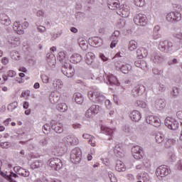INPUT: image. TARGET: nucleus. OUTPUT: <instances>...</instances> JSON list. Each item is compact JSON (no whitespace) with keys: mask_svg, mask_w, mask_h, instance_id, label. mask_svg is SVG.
Returning <instances> with one entry per match:
<instances>
[{"mask_svg":"<svg viewBox=\"0 0 182 182\" xmlns=\"http://www.w3.org/2000/svg\"><path fill=\"white\" fill-rule=\"evenodd\" d=\"M66 144H70V146H77V144H79V139H77V137L73 134L68 135L63 139H58L51 145L50 150L53 154L61 151L63 146H66Z\"/></svg>","mask_w":182,"mask_h":182,"instance_id":"nucleus-1","label":"nucleus"},{"mask_svg":"<svg viewBox=\"0 0 182 182\" xmlns=\"http://www.w3.org/2000/svg\"><path fill=\"white\" fill-rule=\"evenodd\" d=\"M88 99L94 103H103L106 100V97L102 94V92L91 90L87 92Z\"/></svg>","mask_w":182,"mask_h":182,"instance_id":"nucleus-2","label":"nucleus"},{"mask_svg":"<svg viewBox=\"0 0 182 182\" xmlns=\"http://www.w3.org/2000/svg\"><path fill=\"white\" fill-rule=\"evenodd\" d=\"M80 159H82V149L79 147H75L71 151L70 161L74 164H77V163H80Z\"/></svg>","mask_w":182,"mask_h":182,"instance_id":"nucleus-3","label":"nucleus"},{"mask_svg":"<svg viewBox=\"0 0 182 182\" xmlns=\"http://www.w3.org/2000/svg\"><path fill=\"white\" fill-rule=\"evenodd\" d=\"M62 73L67 77H73L75 76V68L69 63H65L61 68Z\"/></svg>","mask_w":182,"mask_h":182,"instance_id":"nucleus-4","label":"nucleus"},{"mask_svg":"<svg viewBox=\"0 0 182 182\" xmlns=\"http://www.w3.org/2000/svg\"><path fill=\"white\" fill-rule=\"evenodd\" d=\"M115 68L125 75L132 70V65L122 60H118L115 63Z\"/></svg>","mask_w":182,"mask_h":182,"instance_id":"nucleus-5","label":"nucleus"},{"mask_svg":"<svg viewBox=\"0 0 182 182\" xmlns=\"http://www.w3.org/2000/svg\"><path fill=\"white\" fill-rule=\"evenodd\" d=\"M165 126L171 130H177V128L180 126L178 121L171 117H167L165 119Z\"/></svg>","mask_w":182,"mask_h":182,"instance_id":"nucleus-6","label":"nucleus"},{"mask_svg":"<svg viewBox=\"0 0 182 182\" xmlns=\"http://www.w3.org/2000/svg\"><path fill=\"white\" fill-rule=\"evenodd\" d=\"M134 22L138 26H146L147 25V16L139 14L134 16Z\"/></svg>","mask_w":182,"mask_h":182,"instance_id":"nucleus-7","label":"nucleus"},{"mask_svg":"<svg viewBox=\"0 0 182 182\" xmlns=\"http://www.w3.org/2000/svg\"><path fill=\"white\" fill-rule=\"evenodd\" d=\"M48 165L51 168H53L54 170H60L62 168V166L63 164H62V161L58 158H51L48 160Z\"/></svg>","mask_w":182,"mask_h":182,"instance_id":"nucleus-8","label":"nucleus"},{"mask_svg":"<svg viewBox=\"0 0 182 182\" xmlns=\"http://www.w3.org/2000/svg\"><path fill=\"white\" fill-rule=\"evenodd\" d=\"M166 20L168 22H179L181 21V14L178 11H172L166 15Z\"/></svg>","mask_w":182,"mask_h":182,"instance_id":"nucleus-9","label":"nucleus"},{"mask_svg":"<svg viewBox=\"0 0 182 182\" xmlns=\"http://www.w3.org/2000/svg\"><path fill=\"white\" fill-rule=\"evenodd\" d=\"M170 168L167 166H160L156 168V175L157 177H166L170 174Z\"/></svg>","mask_w":182,"mask_h":182,"instance_id":"nucleus-10","label":"nucleus"},{"mask_svg":"<svg viewBox=\"0 0 182 182\" xmlns=\"http://www.w3.org/2000/svg\"><path fill=\"white\" fill-rule=\"evenodd\" d=\"M166 45H168V47L166 49H165V50H166V53H174V52H177V50H179L180 49V44L177 43H173L168 41Z\"/></svg>","mask_w":182,"mask_h":182,"instance_id":"nucleus-11","label":"nucleus"},{"mask_svg":"<svg viewBox=\"0 0 182 182\" xmlns=\"http://www.w3.org/2000/svg\"><path fill=\"white\" fill-rule=\"evenodd\" d=\"M143 149L140 146H134L132 148V154L134 157V159H136V160H140L141 159H143V154H142Z\"/></svg>","mask_w":182,"mask_h":182,"instance_id":"nucleus-12","label":"nucleus"},{"mask_svg":"<svg viewBox=\"0 0 182 182\" xmlns=\"http://www.w3.org/2000/svg\"><path fill=\"white\" fill-rule=\"evenodd\" d=\"M122 132L128 137H130V139H136V130L134 128L125 125L122 127Z\"/></svg>","mask_w":182,"mask_h":182,"instance_id":"nucleus-13","label":"nucleus"},{"mask_svg":"<svg viewBox=\"0 0 182 182\" xmlns=\"http://www.w3.org/2000/svg\"><path fill=\"white\" fill-rule=\"evenodd\" d=\"M146 92V87L143 85H138L135 86L132 90V96L137 97V96H141Z\"/></svg>","mask_w":182,"mask_h":182,"instance_id":"nucleus-14","label":"nucleus"},{"mask_svg":"<svg viewBox=\"0 0 182 182\" xmlns=\"http://www.w3.org/2000/svg\"><path fill=\"white\" fill-rule=\"evenodd\" d=\"M120 37V31H115L112 33L109 39L111 41L110 48L112 49L114 48L117 46V43H119V38Z\"/></svg>","mask_w":182,"mask_h":182,"instance_id":"nucleus-15","label":"nucleus"},{"mask_svg":"<svg viewBox=\"0 0 182 182\" xmlns=\"http://www.w3.org/2000/svg\"><path fill=\"white\" fill-rule=\"evenodd\" d=\"M148 124H151L154 127H159L160 126V118L154 115L148 116L146 119Z\"/></svg>","mask_w":182,"mask_h":182,"instance_id":"nucleus-16","label":"nucleus"},{"mask_svg":"<svg viewBox=\"0 0 182 182\" xmlns=\"http://www.w3.org/2000/svg\"><path fill=\"white\" fill-rule=\"evenodd\" d=\"M51 129L55 130V133H63V124L52 120L50 122Z\"/></svg>","mask_w":182,"mask_h":182,"instance_id":"nucleus-17","label":"nucleus"},{"mask_svg":"<svg viewBox=\"0 0 182 182\" xmlns=\"http://www.w3.org/2000/svg\"><path fill=\"white\" fill-rule=\"evenodd\" d=\"M14 170L16 174L21 176V177H29V176H31V172H29V171L24 169L21 166H16L14 168Z\"/></svg>","mask_w":182,"mask_h":182,"instance_id":"nucleus-18","label":"nucleus"},{"mask_svg":"<svg viewBox=\"0 0 182 182\" xmlns=\"http://www.w3.org/2000/svg\"><path fill=\"white\" fill-rule=\"evenodd\" d=\"M117 14L122 18H128L129 15H130V7L129 6H123L122 8L118 10Z\"/></svg>","mask_w":182,"mask_h":182,"instance_id":"nucleus-19","label":"nucleus"},{"mask_svg":"<svg viewBox=\"0 0 182 182\" xmlns=\"http://www.w3.org/2000/svg\"><path fill=\"white\" fill-rule=\"evenodd\" d=\"M153 105L157 110H164L166 107V101L162 99H157L154 101Z\"/></svg>","mask_w":182,"mask_h":182,"instance_id":"nucleus-20","label":"nucleus"},{"mask_svg":"<svg viewBox=\"0 0 182 182\" xmlns=\"http://www.w3.org/2000/svg\"><path fill=\"white\" fill-rule=\"evenodd\" d=\"M151 59L154 63H161L165 60L164 56L160 53H154Z\"/></svg>","mask_w":182,"mask_h":182,"instance_id":"nucleus-21","label":"nucleus"},{"mask_svg":"<svg viewBox=\"0 0 182 182\" xmlns=\"http://www.w3.org/2000/svg\"><path fill=\"white\" fill-rule=\"evenodd\" d=\"M114 129L109 128L105 125L101 126V132H102L104 134L109 136L108 140H112V137H113V133H114Z\"/></svg>","mask_w":182,"mask_h":182,"instance_id":"nucleus-22","label":"nucleus"},{"mask_svg":"<svg viewBox=\"0 0 182 182\" xmlns=\"http://www.w3.org/2000/svg\"><path fill=\"white\" fill-rule=\"evenodd\" d=\"M149 51L146 48H140L136 50V58L137 59H143V58H147Z\"/></svg>","mask_w":182,"mask_h":182,"instance_id":"nucleus-23","label":"nucleus"},{"mask_svg":"<svg viewBox=\"0 0 182 182\" xmlns=\"http://www.w3.org/2000/svg\"><path fill=\"white\" fill-rule=\"evenodd\" d=\"M47 62L50 68H53L56 65V57L53 53H48L46 55Z\"/></svg>","mask_w":182,"mask_h":182,"instance_id":"nucleus-24","label":"nucleus"},{"mask_svg":"<svg viewBox=\"0 0 182 182\" xmlns=\"http://www.w3.org/2000/svg\"><path fill=\"white\" fill-rule=\"evenodd\" d=\"M96 56L93 53H87L85 56V62L87 65H93Z\"/></svg>","mask_w":182,"mask_h":182,"instance_id":"nucleus-25","label":"nucleus"},{"mask_svg":"<svg viewBox=\"0 0 182 182\" xmlns=\"http://www.w3.org/2000/svg\"><path fill=\"white\" fill-rule=\"evenodd\" d=\"M83 58L79 53H74L70 57V62L71 63H80L82 62Z\"/></svg>","mask_w":182,"mask_h":182,"instance_id":"nucleus-26","label":"nucleus"},{"mask_svg":"<svg viewBox=\"0 0 182 182\" xmlns=\"http://www.w3.org/2000/svg\"><path fill=\"white\" fill-rule=\"evenodd\" d=\"M13 29L14 32H16V33H18V35H23L24 33L23 27H22V25H21L20 22L16 21L14 23Z\"/></svg>","mask_w":182,"mask_h":182,"instance_id":"nucleus-27","label":"nucleus"},{"mask_svg":"<svg viewBox=\"0 0 182 182\" xmlns=\"http://www.w3.org/2000/svg\"><path fill=\"white\" fill-rule=\"evenodd\" d=\"M107 81L106 83L107 85H117L118 81H117V78L116 77V76L113 75V74H109L108 75H107Z\"/></svg>","mask_w":182,"mask_h":182,"instance_id":"nucleus-28","label":"nucleus"},{"mask_svg":"<svg viewBox=\"0 0 182 182\" xmlns=\"http://www.w3.org/2000/svg\"><path fill=\"white\" fill-rule=\"evenodd\" d=\"M130 117L132 122H139L141 119V114L138 110H134L130 113Z\"/></svg>","mask_w":182,"mask_h":182,"instance_id":"nucleus-29","label":"nucleus"},{"mask_svg":"<svg viewBox=\"0 0 182 182\" xmlns=\"http://www.w3.org/2000/svg\"><path fill=\"white\" fill-rule=\"evenodd\" d=\"M9 43L13 48H16L21 45V38L19 37H11L9 39Z\"/></svg>","mask_w":182,"mask_h":182,"instance_id":"nucleus-30","label":"nucleus"},{"mask_svg":"<svg viewBox=\"0 0 182 182\" xmlns=\"http://www.w3.org/2000/svg\"><path fill=\"white\" fill-rule=\"evenodd\" d=\"M134 65L136 66V68H140V69L142 70H146V69L148 68L147 63H146L144 60L141 59H138L136 60Z\"/></svg>","mask_w":182,"mask_h":182,"instance_id":"nucleus-31","label":"nucleus"},{"mask_svg":"<svg viewBox=\"0 0 182 182\" xmlns=\"http://www.w3.org/2000/svg\"><path fill=\"white\" fill-rule=\"evenodd\" d=\"M0 22L5 26H9L11 25V18L6 14H1L0 16Z\"/></svg>","mask_w":182,"mask_h":182,"instance_id":"nucleus-32","label":"nucleus"},{"mask_svg":"<svg viewBox=\"0 0 182 182\" xmlns=\"http://www.w3.org/2000/svg\"><path fill=\"white\" fill-rule=\"evenodd\" d=\"M107 6L109 9L114 11L120 6V3L118 1V0H113L112 1H108Z\"/></svg>","mask_w":182,"mask_h":182,"instance_id":"nucleus-33","label":"nucleus"},{"mask_svg":"<svg viewBox=\"0 0 182 182\" xmlns=\"http://www.w3.org/2000/svg\"><path fill=\"white\" fill-rule=\"evenodd\" d=\"M114 153L117 157H122V156H123V146L122 144H117L114 146Z\"/></svg>","mask_w":182,"mask_h":182,"instance_id":"nucleus-34","label":"nucleus"},{"mask_svg":"<svg viewBox=\"0 0 182 182\" xmlns=\"http://www.w3.org/2000/svg\"><path fill=\"white\" fill-rule=\"evenodd\" d=\"M167 43H168L167 40H161L159 41V50H161V52H164V53L167 52V50H166L168 48Z\"/></svg>","mask_w":182,"mask_h":182,"instance_id":"nucleus-35","label":"nucleus"},{"mask_svg":"<svg viewBox=\"0 0 182 182\" xmlns=\"http://www.w3.org/2000/svg\"><path fill=\"white\" fill-rule=\"evenodd\" d=\"M161 37V35L160 34V26H155L153 29L152 38L156 41L157 39H159V38Z\"/></svg>","mask_w":182,"mask_h":182,"instance_id":"nucleus-36","label":"nucleus"},{"mask_svg":"<svg viewBox=\"0 0 182 182\" xmlns=\"http://www.w3.org/2000/svg\"><path fill=\"white\" fill-rule=\"evenodd\" d=\"M69 58L68 52L66 51H61L58 53L57 57L58 60L60 62H65V59Z\"/></svg>","mask_w":182,"mask_h":182,"instance_id":"nucleus-37","label":"nucleus"},{"mask_svg":"<svg viewBox=\"0 0 182 182\" xmlns=\"http://www.w3.org/2000/svg\"><path fill=\"white\" fill-rule=\"evenodd\" d=\"M115 169L117 171H126V166L124 163L120 160H117L116 163Z\"/></svg>","mask_w":182,"mask_h":182,"instance_id":"nucleus-38","label":"nucleus"},{"mask_svg":"<svg viewBox=\"0 0 182 182\" xmlns=\"http://www.w3.org/2000/svg\"><path fill=\"white\" fill-rule=\"evenodd\" d=\"M73 98L77 105H82L83 103V96L80 92L75 93L73 95Z\"/></svg>","mask_w":182,"mask_h":182,"instance_id":"nucleus-39","label":"nucleus"},{"mask_svg":"<svg viewBox=\"0 0 182 182\" xmlns=\"http://www.w3.org/2000/svg\"><path fill=\"white\" fill-rule=\"evenodd\" d=\"M53 86L57 90H60V89L63 87V82L60 80H56L55 81H53Z\"/></svg>","mask_w":182,"mask_h":182,"instance_id":"nucleus-40","label":"nucleus"},{"mask_svg":"<svg viewBox=\"0 0 182 182\" xmlns=\"http://www.w3.org/2000/svg\"><path fill=\"white\" fill-rule=\"evenodd\" d=\"M128 49L130 52H133V50H136V49H137V43L134 40L130 41L129 42Z\"/></svg>","mask_w":182,"mask_h":182,"instance_id":"nucleus-41","label":"nucleus"},{"mask_svg":"<svg viewBox=\"0 0 182 182\" xmlns=\"http://www.w3.org/2000/svg\"><path fill=\"white\" fill-rule=\"evenodd\" d=\"M92 43L95 45V46H102V45H103V39L100 37H93Z\"/></svg>","mask_w":182,"mask_h":182,"instance_id":"nucleus-42","label":"nucleus"},{"mask_svg":"<svg viewBox=\"0 0 182 182\" xmlns=\"http://www.w3.org/2000/svg\"><path fill=\"white\" fill-rule=\"evenodd\" d=\"M57 109L58 112H61V113H65L68 110V105L66 103H60L57 105Z\"/></svg>","mask_w":182,"mask_h":182,"instance_id":"nucleus-43","label":"nucleus"},{"mask_svg":"<svg viewBox=\"0 0 182 182\" xmlns=\"http://www.w3.org/2000/svg\"><path fill=\"white\" fill-rule=\"evenodd\" d=\"M10 56L13 60H19L21 59V55H19V53L16 50L11 51Z\"/></svg>","mask_w":182,"mask_h":182,"instance_id":"nucleus-44","label":"nucleus"},{"mask_svg":"<svg viewBox=\"0 0 182 182\" xmlns=\"http://www.w3.org/2000/svg\"><path fill=\"white\" fill-rule=\"evenodd\" d=\"M90 109L92 111L93 114H97V113L102 110V108L99 105H93L90 107Z\"/></svg>","mask_w":182,"mask_h":182,"instance_id":"nucleus-45","label":"nucleus"},{"mask_svg":"<svg viewBox=\"0 0 182 182\" xmlns=\"http://www.w3.org/2000/svg\"><path fill=\"white\" fill-rule=\"evenodd\" d=\"M16 107H18V102L14 101L7 106V110H9V112H13Z\"/></svg>","mask_w":182,"mask_h":182,"instance_id":"nucleus-46","label":"nucleus"},{"mask_svg":"<svg viewBox=\"0 0 182 182\" xmlns=\"http://www.w3.org/2000/svg\"><path fill=\"white\" fill-rule=\"evenodd\" d=\"M155 140L156 143H163V141H164V135L160 133L156 134L155 136Z\"/></svg>","mask_w":182,"mask_h":182,"instance_id":"nucleus-47","label":"nucleus"},{"mask_svg":"<svg viewBox=\"0 0 182 182\" xmlns=\"http://www.w3.org/2000/svg\"><path fill=\"white\" fill-rule=\"evenodd\" d=\"M136 105L138 106V107H141V109H146V107H147V104L143 100H137Z\"/></svg>","mask_w":182,"mask_h":182,"instance_id":"nucleus-48","label":"nucleus"},{"mask_svg":"<svg viewBox=\"0 0 182 182\" xmlns=\"http://www.w3.org/2000/svg\"><path fill=\"white\" fill-rule=\"evenodd\" d=\"M134 4L136 6H144L146 1L145 0H134Z\"/></svg>","mask_w":182,"mask_h":182,"instance_id":"nucleus-49","label":"nucleus"},{"mask_svg":"<svg viewBox=\"0 0 182 182\" xmlns=\"http://www.w3.org/2000/svg\"><path fill=\"white\" fill-rule=\"evenodd\" d=\"M42 163H41V161H35L34 162H33L31 165V168H39V167H41Z\"/></svg>","mask_w":182,"mask_h":182,"instance_id":"nucleus-50","label":"nucleus"},{"mask_svg":"<svg viewBox=\"0 0 182 182\" xmlns=\"http://www.w3.org/2000/svg\"><path fill=\"white\" fill-rule=\"evenodd\" d=\"M79 46L81 49H86L87 48V41L86 40H81L79 41Z\"/></svg>","mask_w":182,"mask_h":182,"instance_id":"nucleus-51","label":"nucleus"},{"mask_svg":"<svg viewBox=\"0 0 182 182\" xmlns=\"http://www.w3.org/2000/svg\"><path fill=\"white\" fill-rule=\"evenodd\" d=\"M156 89H158L159 92H166V85H164V84L158 83L156 85Z\"/></svg>","mask_w":182,"mask_h":182,"instance_id":"nucleus-52","label":"nucleus"},{"mask_svg":"<svg viewBox=\"0 0 182 182\" xmlns=\"http://www.w3.org/2000/svg\"><path fill=\"white\" fill-rule=\"evenodd\" d=\"M176 139H169L166 141V147H170L171 146H172V144H176Z\"/></svg>","mask_w":182,"mask_h":182,"instance_id":"nucleus-53","label":"nucleus"},{"mask_svg":"<svg viewBox=\"0 0 182 182\" xmlns=\"http://www.w3.org/2000/svg\"><path fill=\"white\" fill-rule=\"evenodd\" d=\"M172 97H177L178 96V89L177 87H173V90L171 92Z\"/></svg>","mask_w":182,"mask_h":182,"instance_id":"nucleus-54","label":"nucleus"},{"mask_svg":"<svg viewBox=\"0 0 182 182\" xmlns=\"http://www.w3.org/2000/svg\"><path fill=\"white\" fill-rule=\"evenodd\" d=\"M48 138H43L41 140L39 141L40 146H42L43 147H45V146H48Z\"/></svg>","mask_w":182,"mask_h":182,"instance_id":"nucleus-55","label":"nucleus"},{"mask_svg":"<svg viewBox=\"0 0 182 182\" xmlns=\"http://www.w3.org/2000/svg\"><path fill=\"white\" fill-rule=\"evenodd\" d=\"M91 79L92 80H96L97 83H100V82H102L103 81V77H102V76L96 77L95 75H92L91 77Z\"/></svg>","mask_w":182,"mask_h":182,"instance_id":"nucleus-56","label":"nucleus"},{"mask_svg":"<svg viewBox=\"0 0 182 182\" xmlns=\"http://www.w3.org/2000/svg\"><path fill=\"white\" fill-rule=\"evenodd\" d=\"M0 146L1 147H2V149H9V147L11 146V143L8 141L1 142Z\"/></svg>","mask_w":182,"mask_h":182,"instance_id":"nucleus-57","label":"nucleus"},{"mask_svg":"<svg viewBox=\"0 0 182 182\" xmlns=\"http://www.w3.org/2000/svg\"><path fill=\"white\" fill-rule=\"evenodd\" d=\"M95 140V139L93 136L88 140V143L92 146V147H95L96 146V141Z\"/></svg>","mask_w":182,"mask_h":182,"instance_id":"nucleus-58","label":"nucleus"},{"mask_svg":"<svg viewBox=\"0 0 182 182\" xmlns=\"http://www.w3.org/2000/svg\"><path fill=\"white\" fill-rule=\"evenodd\" d=\"M9 77H15L16 76V72L15 70H10L7 73Z\"/></svg>","mask_w":182,"mask_h":182,"instance_id":"nucleus-59","label":"nucleus"},{"mask_svg":"<svg viewBox=\"0 0 182 182\" xmlns=\"http://www.w3.org/2000/svg\"><path fill=\"white\" fill-rule=\"evenodd\" d=\"M152 72L154 75H163V70H159V68H154L152 70Z\"/></svg>","mask_w":182,"mask_h":182,"instance_id":"nucleus-60","label":"nucleus"},{"mask_svg":"<svg viewBox=\"0 0 182 182\" xmlns=\"http://www.w3.org/2000/svg\"><path fill=\"white\" fill-rule=\"evenodd\" d=\"M72 127L75 130H79V129H82V124H80L79 123H75V124H72Z\"/></svg>","mask_w":182,"mask_h":182,"instance_id":"nucleus-61","label":"nucleus"},{"mask_svg":"<svg viewBox=\"0 0 182 182\" xmlns=\"http://www.w3.org/2000/svg\"><path fill=\"white\" fill-rule=\"evenodd\" d=\"M43 129L46 131L44 132L45 134H48V132L50 130V125L49 124H46L43 127Z\"/></svg>","mask_w":182,"mask_h":182,"instance_id":"nucleus-62","label":"nucleus"},{"mask_svg":"<svg viewBox=\"0 0 182 182\" xmlns=\"http://www.w3.org/2000/svg\"><path fill=\"white\" fill-rule=\"evenodd\" d=\"M93 116V112L89 109L85 112V117H87L88 119H90Z\"/></svg>","mask_w":182,"mask_h":182,"instance_id":"nucleus-63","label":"nucleus"},{"mask_svg":"<svg viewBox=\"0 0 182 182\" xmlns=\"http://www.w3.org/2000/svg\"><path fill=\"white\" fill-rule=\"evenodd\" d=\"M41 79L43 80V83H49V77H48V75H42Z\"/></svg>","mask_w":182,"mask_h":182,"instance_id":"nucleus-64","label":"nucleus"}]
</instances>
